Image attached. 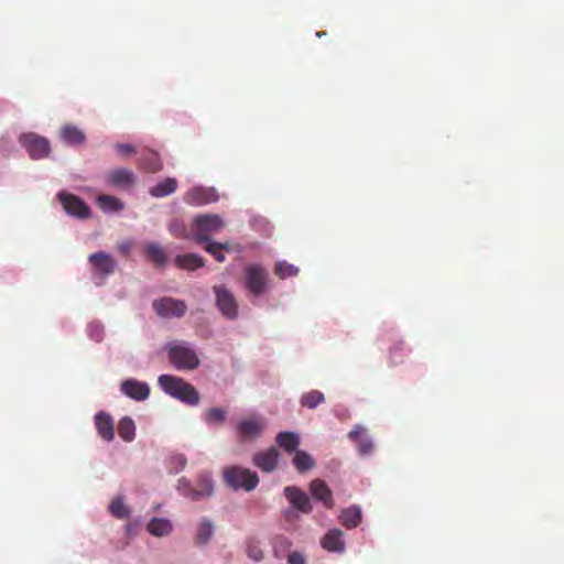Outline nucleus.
<instances>
[{
	"mask_svg": "<svg viewBox=\"0 0 564 564\" xmlns=\"http://www.w3.org/2000/svg\"><path fill=\"white\" fill-rule=\"evenodd\" d=\"M224 227L225 223L218 215H198L193 219L191 234L195 242L207 243L206 247H228L227 243L209 242L210 236Z\"/></svg>",
	"mask_w": 564,
	"mask_h": 564,
	"instance_id": "obj_1",
	"label": "nucleus"
},
{
	"mask_svg": "<svg viewBox=\"0 0 564 564\" xmlns=\"http://www.w3.org/2000/svg\"><path fill=\"white\" fill-rule=\"evenodd\" d=\"M158 382L165 393L186 404L196 405L199 402L197 390L182 378L171 375H161Z\"/></svg>",
	"mask_w": 564,
	"mask_h": 564,
	"instance_id": "obj_2",
	"label": "nucleus"
},
{
	"mask_svg": "<svg viewBox=\"0 0 564 564\" xmlns=\"http://www.w3.org/2000/svg\"><path fill=\"white\" fill-rule=\"evenodd\" d=\"M224 482L231 489L238 491L253 490L259 484V477L254 471L241 466H227L223 470Z\"/></svg>",
	"mask_w": 564,
	"mask_h": 564,
	"instance_id": "obj_3",
	"label": "nucleus"
},
{
	"mask_svg": "<svg viewBox=\"0 0 564 564\" xmlns=\"http://www.w3.org/2000/svg\"><path fill=\"white\" fill-rule=\"evenodd\" d=\"M243 284L250 295L259 297L269 289V272L260 264H248L243 271Z\"/></svg>",
	"mask_w": 564,
	"mask_h": 564,
	"instance_id": "obj_4",
	"label": "nucleus"
},
{
	"mask_svg": "<svg viewBox=\"0 0 564 564\" xmlns=\"http://www.w3.org/2000/svg\"><path fill=\"white\" fill-rule=\"evenodd\" d=\"M167 356L170 362L178 370H194L200 364L196 351L185 344L170 345Z\"/></svg>",
	"mask_w": 564,
	"mask_h": 564,
	"instance_id": "obj_5",
	"label": "nucleus"
},
{
	"mask_svg": "<svg viewBox=\"0 0 564 564\" xmlns=\"http://www.w3.org/2000/svg\"><path fill=\"white\" fill-rule=\"evenodd\" d=\"M265 421L259 415H252L238 422L236 426L239 442H253L261 436Z\"/></svg>",
	"mask_w": 564,
	"mask_h": 564,
	"instance_id": "obj_6",
	"label": "nucleus"
},
{
	"mask_svg": "<svg viewBox=\"0 0 564 564\" xmlns=\"http://www.w3.org/2000/svg\"><path fill=\"white\" fill-rule=\"evenodd\" d=\"M213 291L220 313L228 319L237 318L238 304L232 292L225 285H214Z\"/></svg>",
	"mask_w": 564,
	"mask_h": 564,
	"instance_id": "obj_7",
	"label": "nucleus"
},
{
	"mask_svg": "<svg viewBox=\"0 0 564 564\" xmlns=\"http://www.w3.org/2000/svg\"><path fill=\"white\" fill-rule=\"evenodd\" d=\"M20 143L33 160L46 158L51 151L48 140L32 132L22 134Z\"/></svg>",
	"mask_w": 564,
	"mask_h": 564,
	"instance_id": "obj_8",
	"label": "nucleus"
},
{
	"mask_svg": "<svg viewBox=\"0 0 564 564\" xmlns=\"http://www.w3.org/2000/svg\"><path fill=\"white\" fill-rule=\"evenodd\" d=\"M152 306L155 313L164 318H180L187 310V305L183 300L169 296L155 300Z\"/></svg>",
	"mask_w": 564,
	"mask_h": 564,
	"instance_id": "obj_9",
	"label": "nucleus"
},
{
	"mask_svg": "<svg viewBox=\"0 0 564 564\" xmlns=\"http://www.w3.org/2000/svg\"><path fill=\"white\" fill-rule=\"evenodd\" d=\"M57 197L67 215L79 219L90 217V208L80 197L66 192L58 193Z\"/></svg>",
	"mask_w": 564,
	"mask_h": 564,
	"instance_id": "obj_10",
	"label": "nucleus"
},
{
	"mask_svg": "<svg viewBox=\"0 0 564 564\" xmlns=\"http://www.w3.org/2000/svg\"><path fill=\"white\" fill-rule=\"evenodd\" d=\"M219 198L214 187L194 186L184 195V202L192 206H203L217 202Z\"/></svg>",
	"mask_w": 564,
	"mask_h": 564,
	"instance_id": "obj_11",
	"label": "nucleus"
},
{
	"mask_svg": "<svg viewBox=\"0 0 564 564\" xmlns=\"http://www.w3.org/2000/svg\"><path fill=\"white\" fill-rule=\"evenodd\" d=\"M285 498L289 502L300 512L302 513H311L312 512V503L310 501L308 496L299 487L295 486H286L283 490Z\"/></svg>",
	"mask_w": 564,
	"mask_h": 564,
	"instance_id": "obj_12",
	"label": "nucleus"
},
{
	"mask_svg": "<svg viewBox=\"0 0 564 564\" xmlns=\"http://www.w3.org/2000/svg\"><path fill=\"white\" fill-rule=\"evenodd\" d=\"M120 388L123 394L135 401H143L148 399L150 394L149 384L135 379H127L122 381Z\"/></svg>",
	"mask_w": 564,
	"mask_h": 564,
	"instance_id": "obj_13",
	"label": "nucleus"
},
{
	"mask_svg": "<svg viewBox=\"0 0 564 564\" xmlns=\"http://www.w3.org/2000/svg\"><path fill=\"white\" fill-rule=\"evenodd\" d=\"M278 459L279 452L274 447H271L267 451L256 453L252 462L260 470L271 473L276 468Z\"/></svg>",
	"mask_w": 564,
	"mask_h": 564,
	"instance_id": "obj_14",
	"label": "nucleus"
},
{
	"mask_svg": "<svg viewBox=\"0 0 564 564\" xmlns=\"http://www.w3.org/2000/svg\"><path fill=\"white\" fill-rule=\"evenodd\" d=\"M310 492L315 500L321 501L325 508L334 507L333 494L327 484L322 479H314L310 482Z\"/></svg>",
	"mask_w": 564,
	"mask_h": 564,
	"instance_id": "obj_15",
	"label": "nucleus"
},
{
	"mask_svg": "<svg viewBox=\"0 0 564 564\" xmlns=\"http://www.w3.org/2000/svg\"><path fill=\"white\" fill-rule=\"evenodd\" d=\"M135 175L127 169H117L107 174V182L118 188H129L135 183Z\"/></svg>",
	"mask_w": 564,
	"mask_h": 564,
	"instance_id": "obj_16",
	"label": "nucleus"
},
{
	"mask_svg": "<svg viewBox=\"0 0 564 564\" xmlns=\"http://www.w3.org/2000/svg\"><path fill=\"white\" fill-rule=\"evenodd\" d=\"M95 425L99 436L106 442L113 440V420L110 414L99 412L95 415Z\"/></svg>",
	"mask_w": 564,
	"mask_h": 564,
	"instance_id": "obj_17",
	"label": "nucleus"
},
{
	"mask_svg": "<svg viewBox=\"0 0 564 564\" xmlns=\"http://www.w3.org/2000/svg\"><path fill=\"white\" fill-rule=\"evenodd\" d=\"M322 546L328 552L341 553L345 550L343 531L339 529L329 530L321 540Z\"/></svg>",
	"mask_w": 564,
	"mask_h": 564,
	"instance_id": "obj_18",
	"label": "nucleus"
},
{
	"mask_svg": "<svg viewBox=\"0 0 564 564\" xmlns=\"http://www.w3.org/2000/svg\"><path fill=\"white\" fill-rule=\"evenodd\" d=\"M195 492L192 494V501H198L208 498L214 492V484L210 474L202 473L198 476Z\"/></svg>",
	"mask_w": 564,
	"mask_h": 564,
	"instance_id": "obj_19",
	"label": "nucleus"
},
{
	"mask_svg": "<svg viewBox=\"0 0 564 564\" xmlns=\"http://www.w3.org/2000/svg\"><path fill=\"white\" fill-rule=\"evenodd\" d=\"M365 432V429L361 425H356L349 433L348 438L352 442H356L358 445V452L362 456L370 455L373 451V443L371 438L365 436L360 437Z\"/></svg>",
	"mask_w": 564,
	"mask_h": 564,
	"instance_id": "obj_20",
	"label": "nucleus"
},
{
	"mask_svg": "<svg viewBox=\"0 0 564 564\" xmlns=\"http://www.w3.org/2000/svg\"><path fill=\"white\" fill-rule=\"evenodd\" d=\"M93 267L102 274H110L115 270L113 259L104 251L96 252L89 257Z\"/></svg>",
	"mask_w": 564,
	"mask_h": 564,
	"instance_id": "obj_21",
	"label": "nucleus"
},
{
	"mask_svg": "<svg viewBox=\"0 0 564 564\" xmlns=\"http://www.w3.org/2000/svg\"><path fill=\"white\" fill-rule=\"evenodd\" d=\"M147 530L151 535L161 538L169 535L173 530V525L165 518H152L147 525Z\"/></svg>",
	"mask_w": 564,
	"mask_h": 564,
	"instance_id": "obj_22",
	"label": "nucleus"
},
{
	"mask_svg": "<svg viewBox=\"0 0 564 564\" xmlns=\"http://www.w3.org/2000/svg\"><path fill=\"white\" fill-rule=\"evenodd\" d=\"M339 521L347 529L356 528L361 521V509L358 506H350L343 509Z\"/></svg>",
	"mask_w": 564,
	"mask_h": 564,
	"instance_id": "obj_23",
	"label": "nucleus"
},
{
	"mask_svg": "<svg viewBox=\"0 0 564 564\" xmlns=\"http://www.w3.org/2000/svg\"><path fill=\"white\" fill-rule=\"evenodd\" d=\"M62 140L69 145H79L85 142V133L73 124H66L61 130Z\"/></svg>",
	"mask_w": 564,
	"mask_h": 564,
	"instance_id": "obj_24",
	"label": "nucleus"
},
{
	"mask_svg": "<svg viewBox=\"0 0 564 564\" xmlns=\"http://www.w3.org/2000/svg\"><path fill=\"white\" fill-rule=\"evenodd\" d=\"M140 164L142 169L151 173L161 171L163 166L159 154L151 150H147L142 153Z\"/></svg>",
	"mask_w": 564,
	"mask_h": 564,
	"instance_id": "obj_25",
	"label": "nucleus"
},
{
	"mask_svg": "<svg viewBox=\"0 0 564 564\" xmlns=\"http://www.w3.org/2000/svg\"><path fill=\"white\" fill-rule=\"evenodd\" d=\"M97 206L105 213H117L123 209L120 199L108 194H101L96 199Z\"/></svg>",
	"mask_w": 564,
	"mask_h": 564,
	"instance_id": "obj_26",
	"label": "nucleus"
},
{
	"mask_svg": "<svg viewBox=\"0 0 564 564\" xmlns=\"http://www.w3.org/2000/svg\"><path fill=\"white\" fill-rule=\"evenodd\" d=\"M275 441L276 444L288 453L295 452L300 444L299 436L292 432L279 433Z\"/></svg>",
	"mask_w": 564,
	"mask_h": 564,
	"instance_id": "obj_27",
	"label": "nucleus"
},
{
	"mask_svg": "<svg viewBox=\"0 0 564 564\" xmlns=\"http://www.w3.org/2000/svg\"><path fill=\"white\" fill-rule=\"evenodd\" d=\"M177 182L175 178L167 177L150 189L153 197H164L175 192Z\"/></svg>",
	"mask_w": 564,
	"mask_h": 564,
	"instance_id": "obj_28",
	"label": "nucleus"
},
{
	"mask_svg": "<svg viewBox=\"0 0 564 564\" xmlns=\"http://www.w3.org/2000/svg\"><path fill=\"white\" fill-rule=\"evenodd\" d=\"M175 263L178 268L186 270H196L204 265L202 258L194 253L177 256L175 258Z\"/></svg>",
	"mask_w": 564,
	"mask_h": 564,
	"instance_id": "obj_29",
	"label": "nucleus"
},
{
	"mask_svg": "<svg viewBox=\"0 0 564 564\" xmlns=\"http://www.w3.org/2000/svg\"><path fill=\"white\" fill-rule=\"evenodd\" d=\"M118 434L126 442H131L134 440L135 425L131 417L124 416L119 421Z\"/></svg>",
	"mask_w": 564,
	"mask_h": 564,
	"instance_id": "obj_30",
	"label": "nucleus"
},
{
	"mask_svg": "<svg viewBox=\"0 0 564 564\" xmlns=\"http://www.w3.org/2000/svg\"><path fill=\"white\" fill-rule=\"evenodd\" d=\"M325 401V397L321 391L312 390L301 397V405L307 409H315Z\"/></svg>",
	"mask_w": 564,
	"mask_h": 564,
	"instance_id": "obj_31",
	"label": "nucleus"
},
{
	"mask_svg": "<svg viewBox=\"0 0 564 564\" xmlns=\"http://www.w3.org/2000/svg\"><path fill=\"white\" fill-rule=\"evenodd\" d=\"M293 464L297 471L304 473L312 469L315 465L313 458L303 451H296L295 456L293 458Z\"/></svg>",
	"mask_w": 564,
	"mask_h": 564,
	"instance_id": "obj_32",
	"label": "nucleus"
},
{
	"mask_svg": "<svg viewBox=\"0 0 564 564\" xmlns=\"http://www.w3.org/2000/svg\"><path fill=\"white\" fill-rule=\"evenodd\" d=\"M214 533V525L210 521L204 520L199 523L197 533H196V543L199 545H205Z\"/></svg>",
	"mask_w": 564,
	"mask_h": 564,
	"instance_id": "obj_33",
	"label": "nucleus"
},
{
	"mask_svg": "<svg viewBox=\"0 0 564 564\" xmlns=\"http://www.w3.org/2000/svg\"><path fill=\"white\" fill-rule=\"evenodd\" d=\"M227 412L220 408H212L205 413V422L208 425H223L226 421Z\"/></svg>",
	"mask_w": 564,
	"mask_h": 564,
	"instance_id": "obj_34",
	"label": "nucleus"
},
{
	"mask_svg": "<svg viewBox=\"0 0 564 564\" xmlns=\"http://www.w3.org/2000/svg\"><path fill=\"white\" fill-rule=\"evenodd\" d=\"M110 513L117 519H127L130 517L129 508L123 503L121 497L115 498L109 506Z\"/></svg>",
	"mask_w": 564,
	"mask_h": 564,
	"instance_id": "obj_35",
	"label": "nucleus"
},
{
	"mask_svg": "<svg viewBox=\"0 0 564 564\" xmlns=\"http://www.w3.org/2000/svg\"><path fill=\"white\" fill-rule=\"evenodd\" d=\"M165 249H145V259L152 262L156 268H161L166 262Z\"/></svg>",
	"mask_w": 564,
	"mask_h": 564,
	"instance_id": "obj_36",
	"label": "nucleus"
},
{
	"mask_svg": "<svg viewBox=\"0 0 564 564\" xmlns=\"http://www.w3.org/2000/svg\"><path fill=\"white\" fill-rule=\"evenodd\" d=\"M274 272L281 279H286L290 276L297 275L299 268H296L293 264H290L285 261H281L275 264Z\"/></svg>",
	"mask_w": 564,
	"mask_h": 564,
	"instance_id": "obj_37",
	"label": "nucleus"
},
{
	"mask_svg": "<svg viewBox=\"0 0 564 564\" xmlns=\"http://www.w3.org/2000/svg\"><path fill=\"white\" fill-rule=\"evenodd\" d=\"M170 232L178 238H187L188 236H192L191 231L187 230L185 224L181 219H174L171 221L169 226Z\"/></svg>",
	"mask_w": 564,
	"mask_h": 564,
	"instance_id": "obj_38",
	"label": "nucleus"
},
{
	"mask_svg": "<svg viewBox=\"0 0 564 564\" xmlns=\"http://www.w3.org/2000/svg\"><path fill=\"white\" fill-rule=\"evenodd\" d=\"M186 465V458L184 455L177 454L173 455L169 459V469L170 473H178L181 471Z\"/></svg>",
	"mask_w": 564,
	"mask_h": 564,
	"instance_id": "obj_39",
	"label": "nucleus"
},
{
	"mask_svg": "<svg viewBox=\"0 0 564 564\" xmlns=\"http://www.w3.org/2000/svg\"><path fill=\"white\" fill-rule=\"evenodd\" d=\"M177 490L186 498L192 500V494L195 492V488L188 479L182 477L178 479Z\"/></svg>",
	"mask_w": 564,
	"mask_h": 564,
	"instance_id": "obj_40",
	"label": "nucleus"
},
{
	"mask_svg": "<svg viewBox=\"0 0 564 564\" xmlns=\"http://www.w3.org/2000/svg\"><path fill=\"white\" fill-rule=\"evenodd\" d=\"M305 557L302 553L300 552H291L289 555H288V563L289 564H305Z\"/></svg>",
	"mask_w": 564,
	"mask_h": 564,
	"instance_id": "obj_41",
	"label": "nucleus"
},
{
	"mask_svg": "<svg viewBox=\"0 0 564 564\" xmlns=\"http://www.w3.org/2000/svg\"><path fill=\"white\" fill-rule=\"evenodd\" d=\"M212 256L218 261L223 262L225 260V256L223 253L224 249H206Z\"/></svg>",
	"mask_w": 564,
	"mask_h": 564,
	"instance_id": "obj_42",
	"label": "nucleus"
},
{
	"mask_svg": "<svg viewBox=\"0 0 564 564\" xmlns=\"http://www.w3.org/2000/svg\"><path fill=\"white\" fill-rule=\"evenodd\" d=\"M117 149L121 154H124V155L131 154L134 152V148L130 144H118Z\"/></svg>",
	"mask_w": 564,
	"mask_h": 564,
	"instance_id": "obj_43",
	"label": "nucleus"
}]
</instances>
